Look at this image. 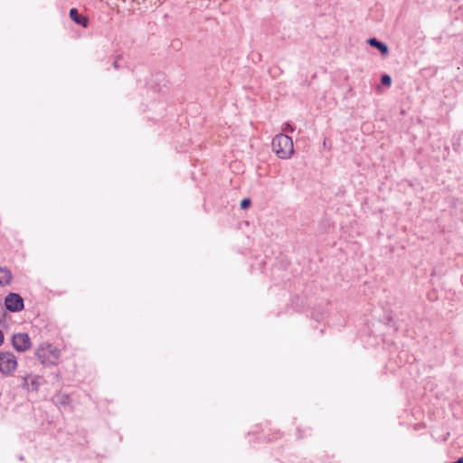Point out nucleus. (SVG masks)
<instances>
[{"mask_svg":"<svg viewBox=\"0 0 463 463\" xmlns=\"http://www.w3.org/2000/svg\"><path fill=\"white\" fill-rule=\"evenodd\" d=\"M272 151L280 159H289L294 155L293 140L283 133L276 135L271 142Z\"/></svg>","mask_w":463,"mask_h":463,"instance_id":"nucleus-2","label":"nucleus"},{"mask_svg":"<svg viewBox=\"0 0 463 463\" xmlns=\"http://www.w3.org/2000/svg\"><path fill=\"white\" fill-rule=\"evenodd\" d=\"M34 354L43 366L53 367L61 363L62 349L49 342H43L37 346Z\"/></svg>","mask_w":463,"mask_h":463,"instance_id":"nucleus-1","label":"nucleus"},{"mask_svg":"<svg viewBox=\"0 0 463 463\" xmlns=\"http://www.w3.org/2000/svg\"><path fill=\"white\" fill-rule=\"evenodd\" d=\"M5 307L12 312H18L24 308V300L20 295L10 293L5 299Z\"/></svg>","mask_w":463,"mask_h":463,"instance_id":"nucleus-6","label":"nucleus"},{"mask_svg":"<svg viewBox=\"0 0 463 463\" xmlns=\"http://www.w3.org/2000/svg\"><path fill=\"white\" fill-rule=\"evenodd\" d=\"M367 43L372 46V47H374L376 48L383 56H386L389 52V49H388V46L382 43V42H379L377 39L375 38H370L367 40Z\"/></svg>","mask_w":463,"mask_h":463,"instance_id":"nucleus-8","label":"nucleus"},{"mask_svg":"<svg viewBox=\"0 0 463 463\" xmlns=\"http://www.w3.org/2000/svg\"><path fill=\"white\" fill-rule=\"evenodd\" d=\"M283 131H289V132H293L294 131V128H292L291 125L289 124H286L285 128H283Z\"/></svg>","mask_w":463,"mask_h":463,"instance_id":"nucleus-12","label":"nucleus"},{"mask_svg":"<svg viewBox=\"0 0 463 463\" xmlns=\"http://www.w3.org/2000/svg\"><path fill=\"white\" fill-rule=\"evenodd\" d=\"M70 17L75 24H80L84 28L88 27V24H89L88 17L80 14L76 8H71L70 10Z\"/></svg>","mask_w":463,"mask_h":463,"instance_id":"nucleus-7","label":"nucleus"},{"mask_svg":"<svg viewBox=\"0 0 463 463\" xmlns=\"http://www.w3.org/2000/svg\"><path fill=\"white\" fill-rule=\"evenodd\" d=\"M250 205V200L248 199V198H245L243 199L241 202V207L242 209H247L249 206Z\"/></svg>","mask_w":463,"mask_h":463,"instance_id":"nucleus-11","label":"nucleus"},{"mask_svg":"<svg viewBox=\"0 0 463 463\" xmlns=\"http://www.w3.org/2000/svg\"><path fill=\"white\" fill-rule=\"evenodd\" d=\"M18 368L16 356L9 351L0 352V373L5 376H13Z\"/></svg>","mask_w":463,"mask_h":463,"instance_id":"nucleus-3","label":"nucleus"},{"mask_svg":"<svg viewBox=\"0 0 463 463\" xmlns=\"http://www.w3.org/2000/svg\"><path fill=\"white\" fill-rule=\"evenodd\" d=\"M42 376L27 373L22 377V388L28 392H37L42 385Z\"/></svg>","mask_w":463,"mask_h":463,"instance_id":"nucleus-5","label":"nucleus"},{"mask_svg":"<svg viewBox=\"0 0 463 463\" xmlns=\"http://www.w3.org/2000/svg\"><path fill=\"white\" fill-rule=\"evenodd\" d=\"M119 56L117 58V60L113 62V67L118 70L119 68V65H118V60H119Z\"/></svg>","mask_w":463,"mask_h":463,"instance_id":"nucleus-13","label":"nucleus"},{"mask_svg":"<svg viewBox=\"0 0 463 463\" xmlns=\"http://www.w3.org/2000/svg\"><path fill=\"white\" fill-rule=\"evenodd\" d=\"M381 83L383 85V86H386V87H389L392 83V79L389 75L387 74H383L381 78Z\"/></svg>","mask_w":463,"mask_h":463,"instance_id":"nucleus-10","label":"nucleus"},{"mask_svg":"<svg viewBox=\"0 0 463 463\" xmlns=\"http://www.w3.org/2000/svg\"><path fill=\"white\" fill-rule=\"evenodd\" d=\"M323 145H324V146H327L326 139L324 140Z\"/></svg>","mask_w":463,"mask_h":463,"instance_id":"nucleus-16","label":"nucleus"},{"mask_svg":"<svg viewBox=\"0 0 463 463\" xmlns=\"http://www.w3.org/2000/svg\"><path fill=\"white\" fill-rule=\"evenodd\" d=\"M12 273L7 268L0 267V285L6 286L12 281Z\"/></svg>","mask_w":463,"mask_h":463,"instance_id":"nucleus-9","label":"nucleus"},{"mask_svg":"<svg viewBox=\"0 0 463 463\" xmlns=\"http://www.w3.org/2000/svg\"><path fill=\"white\" fill-rule=\"evenodd\" d=\"M4 343V335L2 333V331L0 330V345H2Z\"/></svg>","mask_w":463,"mask_h":463,"instance_id":"nucleus-14","label":"nucleus"},{"mask_svg":"<svg viewBox=\"0 0 463 463\" xmlns=\"http://www.w3.org/2000/svg\"><path fill=\"white\" fill-rule=\"evenodd\" d=\"M12 345L19 353H24L31 349L32 341L26 333H17L12 337Z\"/></svg>","mask_w":463,"mask_h":463,"instance_id":"nucleus-4","label":"nucleus"},{"mask_svg":"<svg viewBox=\"0 0 463 463\" xmlns=\"http://www.w3.org/2000/svg\"><path fill=\"white\" fill-rule=\"evenodd\" d=\"M452 463H463V458H459L458 460H456Z\"/></svg>","mask_w":463,"mask_h":463,"instance_id":"nucleus-15","label":"nucleus"}]
</instances>
